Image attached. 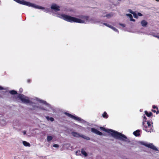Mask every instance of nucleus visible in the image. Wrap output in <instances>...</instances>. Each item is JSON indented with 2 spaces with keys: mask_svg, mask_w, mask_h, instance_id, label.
I'll list each match as a JSON object with an SVG mask.
<instances>
[{
  "mask_svg": "<svg viewBox=\"0 0 159 159\" xmlns=\"http://www.w3.org/2000/svg\"><path fill=\"white\" fill-rule=\"evenodd\" d=\"M148 148H150L154 150H156V151H157L158 149L156 148V147L154 146L152 143H148L147 145V147Z\"/></svg>",
  "mask_w": 159,
  "mask_h": 159,
  "instance_id": "8",
  "label": "nucleus"
},
{
  "mask_svg": "<svg viewBox=\"0 0 159 159\" xmlns=\"http://www.w3.org/2000/svg\"><path fill=\"white\" fill-rule=\"evenodd\" d=\"M152 107L153 108H157V111L156 112V114H158L159 113V111L158 110V108L157 107L153 105Z\"/></svg>",
  "mask_w": 159,
  "mask_h": 159,
  "instance_id": "25",
  "label": "nucleus"
},
{
  "mask_svg": "<svg viewBox=\"0 0 159 159\" xmlns=\"http://www.w3.org/2000/svg\"><path fill=\"white\" fill-rule=\"evenodd\" d=\"M52 9L54 10L55 11L60 10V7L57 5L53 4L52 5L51 7Z\"/></svg>",
  "mask_w": 159,
  "mask_h": 159,
  "instance_id": "7",
  "label": "nucleus"
},
{
  "mask_svg": "<svg viewBox=\"0 0 159 159\" xmlns=\"http://www.w3.org/2000/svg\"><path fill=\"white\" fill-rule=\"evenodd\" d=\"M102 117L104 118H107V116L106 112H104L102 115Z\"/></svg>",
  "mask_w": 159,
  "mask_h": 159,
  "instance_id": "23",
  "label": "nucleus"
},
{
  "mask_svg": "<svg viewBox=\"0 0 159 159\" xmlns=\"http://www.w3.org/2000/svg\"><path fill=\"white\" fill-rule=\"evenodd\" d=\"M143 118L145 120H146V117L145 116H143Z\"/></svg>",
  "mask_w": 159,
  "mask_h": 159,
  "instance_id": "35",
  "label": "nucleus"
},
{
  "mask_svg": "<svg viewBox=\"0 0 159 159\" xmlns=\"http://www.w3.org/2000/svg\"><path fill=\"white\" fill-rule=\"evenodd\" d=\"M33 108V109H35V107H34Z\"/></svg>",
  "mask_w": 159,
  "mask_h": 159,
  "instance_id": "37",
  "label": "nucleus"
},
{
  "mask_svg": "<svg viewBox=\"0 0 159 159\" xmlns=\"http://www.w3.org/2000/svg\"><path fill=\"white\" fill-rule=\"evenodd\" d=\"M22 143L25 147H30V144L27 141H22Z\"/></svg>",
  "mask_w": 159,
  "mask_h": 159,
  "instance_id": "11",
  "label": "nucleus"
},
{
  "mask_svg": "<svg viewBox=\"0 0 159 159\" xmlns=\"http://www.w3.org/2000/svg\"><path fill=\"white\" fill-rule=\"evenodd\" d=\"M53 138V137L52 136H47V140L48 142H49L51 141Z\"/></svg>",
  "mask_w": 159,
  "mask_h": 159,
  "instance_id": "15",
  "label": "nucleus"
},
{
  "mask_svg": "<svg viewBox=\"0 0 159 159\" xmlns=\"http://www.w3.org/2000/svg\"><path fill=\"white\" fill-rule=\"evenodd\" d=\"M9 93L11 94H15L17 93L16 92L15 90L11 91H10Z\"/></svg>",
  "mask_w": 159,
  "mask_h": 159,
  "instance_id": "22",
  "label": "nucleus"
},
{
  "mask_svg": "<svg viewBox=\"0 0 159 159\" xmlns=\"http://www.w3.org/2000/svg\"><path fill=\"white\" fill-rule=\"evenodd\" d=\"M112 16V15L111 14H108L106 15V17L108 18H109L111 17Z\"/></svg>",
  "mask_w": 159,
  "mask_h": 159,
  "instance_id": "27",
  "label": "nucleus"
},
{
  "mask_svg": "<svg viewBox=\"0 0 159 159\" xmlns=\"http://www.w3.org/2000/svg\"><path fill=\"white\" fill-rule=\"evenodd\" d=\"M18 98L24 103H28L30 102L29 98L22 94H20L18 96Z\"/></svg>",
  "mask_w": 159,
  "mask_h": 159,
  "instance_id": "5",
  "label": "nucleus"
},
{
  "mask_svg": "<svg viewBox=\"0 0 159 159\" xmlns=\"http://www.w3.org/2000/svg\"><path fill=\"white\" fill-rule=\"evenodd\" d=\"M91 131L92 132L94 133L97 135H102V133L101 132L98 131L97 129L94 128H92Z\"/></svg>",
  "mask_w": 159,
  "mask_h": 159,
  "instance_id": "9",
  "label": "nucleus"
},
{
  "mask_svg": "<svg viewBox=\"0 0 159 159\" xmlns=\"http://www.w3.org/2000/svg\"><path fill=\"white\" fill-rule=\"evenodd\" d=\"M137 15H138V16H142V14H141V13H137Z\"/></svg>",
  "mask_w": 159,
  "mask_h": 159,
  "instance_id": "28",
  "label": "nucleus"
},
{
  "mask_svg": "<svg viewBox=\"0 0 159 159\" xmlns=\"http://www.w3.org/2000/svg\"><path fill=\"white\" fill-rule=\"evenodd\" d=\"M100 128L101 130L107 132L116 139H120L128 143L130 142L129 140L126 136L120 133L111 129H106L102 127H100Z\"/></svg>",
  "mask_w": 159,
  "mask_h": 159,
  "instance_id": "2",
  "label": "nucleus"
},
{
  "mask_svg": "<svg viewBox=\"0 0 159 159\" xmlns=\"http://www.w3.org/2000/svg\"><path fill=\"white\" fill-rule=\"evenodd\" d=\"M80 137H81L83 138H84L86 140H89L90 139L89 137H88V136H84V135H80Z\"/></svg>",
  "mask_w": 159,
  "mask_h": 159,
  "instance_id": "16",
  "label": "nucleus"
},
{
  "mask_svg": "<svg viewBox=\"0 0 159 159\" xmlns=\"http://www.w3.org/2000/svg\"><path fill=\"white\" fill-rule=\"evenodd\" d=\"M3 89V88L2 87L0 86V90H2V89Z\"/></svg>",
  "mask_w": 159,
  "mask_h": 159,
  "instance_id": "32",
  "label": "nucleus"
},
{
  "mask_svg": "<svg viewBox=\"0 0 159 159\" xmlns=\"http://www.w3.org/2000/svg\"><path fill=\"white\" fill-rule=\"evenodd\" d=\"M133 134L136 136L139 135V131L138 130H136L135 131H134L133 132Z\"/></svg>",
  "mask_w": 159,
  "mask_h": 159,
  "instance_id": "18",
  "label": "nucleus"
},
{
  "mask_svg": "<svg viewBox=\"0 0 159 159\" xmlns=\"http://www.w3.org/2000/svg\"><path fill=\"white\" fill-rule=\"evenodd\" d=\"M71 134L73 136L75 137H79L80 136L79 134L75 132H73L71 133Z\"/></svg>",
  "mask_w": 159,
  "mask_h": 159,
  "instance_id": "12",
  "label": "nucleus"
},
{
  "mask_svg": "<svg viewBox=\"0 0 159 159\" xmlns=\"http://www.w3.org/2000/svg\"><path fill=\"white\" fill-rule=\"evenodd\" d=\"M139 143L140 144L147 147L148 143H146V142L144 141H140L139 142Z\"/></svg>",
  "mask_w": 159,
  "mask_h": 159,
  "instance_id": "20",
  "label": "nucleus"
},
{
  "mask_svg": "<svg viewBox=\"0 0 159 159\" xmlns=\"http://www.w3.org/2000/svg\"><path fill=\"white\" fill-rule=\"evenodd\" d=\"M104 24L107 26V27H109L110 28L112 29L115 32H117L118 33V30L117 29H116V28H115V27L110 25H107V24Z\"/></svg>",
  "mask_w": 159,
  "mask_h": 159,
  "instance_id": "10",
  "label": "nucleus"
},
{
  "mask_svg": "<svg viewBox=\"0 0 159 159\" xmlns=\"http://www.w3.org/2000/svg\"><path fill=\"white\" fill-rule=\"evenodd\" d=\"M143 129L146 132H150L152 128V126L150 123L148 121L143 122Z\"/></svg>",
  "mask_w": 159,
  "mask_h": 159,
  "instance_id": "4",
  "label": "nucleus"
},
{
  "mask_svg": "<svg viewBox=\"0 0 159 159\" xmlns=\"http://www.w3.org/2000/svg\"><path fill=\"white\" fill-rule=\"evenodd\" d=\"M23 134H26V131H24L23 132Z\"/></svg>",
  "mask_w": 159,
  "mask_h": 159,
  "instance_id": "33",
  "label": "nucleus"
},
{
  "mask_svg": "<svg viewBox=\"0 0 159 159\" xmlns=\"http://www.w3.org/2000/svg\"><path fill=\"white\" fill-rule=\"evenodd\" d=\"M152 111L154 112H156V111L155 110H152Z\"/></svg>",
  "mask_w": 159,
  "mask_h": 159,
  "instance_id": "34",
  "label": "nucleus"
},
{
  "mask_svg": "<svg viewBox=\"0 0 159 159\" xmlns=\"http://www.w3.org/2000/svg\"><path fill=\"white\" fill-rule=\"evenodd\" d=\"M122 27H124L125 26V25L124 24H119Z\"/></svg>",
  "mask_w": 159,
  "mask_h": 159,
  "instance_id": "29",
  "label": "nucleus"
},
{
  "mask_svg": "<svg viewBox=\"0 0 159 159\" xmlns=\"http://www.w3.org/2000/svg\"><path fill=\"white\" fill-rule=\"evenodd\" d=\"M53 146L54 148H58L59 145L57 144H54L53 145Z\"/></svg>",
  "mask_w": 159,
  "mask_h": 159,
  "instance_id": "26",
  "label": "nucleus"
},
{
  "mask_svg": "<svg viewBox=\"0 0 159 159\" xmlns=\"http://www.w3.org/2000/svg\"><path fill=\"white\" fill-rule=\"evenodd\" d=\"M141 24L143 26H146L147 24V23L145 20H143L141 22Z\"/></svg>",
  "mask_w": 159,
  "mask_h": 159,
  "instance_id": "14",
  "label": "nucleus"
},
{
  "mask_svg": "<svg viewBox=\"0 0 159 159\" xmlns=\"http://www.w3.org/2000/svg\"><path fill=\"white\" fill-rule=\"evenodd\" d=\"M157 1L159 2V0H156Z\"/></svg>",
  "mask_w": 159,
  "mask_h": 159,
  "instance_id": "36",
  "label": "nucleus"
},
{
  "mask_svg": "<svg viewBox=\"0 0 159 159\" xmlns=\"http://www.w3.org/2000/svg\"><path fill=\"white\" fill-rule=\"evenodd\" d=\"M132 14L133 15L134 17L135 18H137L138 17L137 14L135 12L132 13Z\"/></svg>",
  "mask_w": 159,
  "mask_h": 159,
  "instance_id": "24",
  "label": "nucleus"
},
{
  "mask_svg": "<svg viewBox=\"0 0 159 159\" xmlns=\"http://www.w3.org/2000/svg\"><path fill=\"white\" fill-rule=\"evenodd\" d=\"M35 99L37 101L39 102L40 103L43 104L42 105V107L41 108V109L44 110L46 111L49 110V109L50 108V106L48 104H47L46 103V102L43 100H42L38 98H36Z\"/></svg>",
  "mask_w": 159,
  "mask_h": 159,
  "instance_id": "3",
  "label": "nucleus"
},
{
  "mask_svg": "<svg viewBox=\"0 0 159 159\" xmlns=\"http://www.w3.org/2000/svg\"><path fill=\"white\" fill-rule=\"evenodd\" d=\"M46 118L48 120H50L51 121H53L54 120V119L52 117L49 118L48 116H47Z\"/></svg>",
  "mask_w": 159,
  "mask_h": 159,
  "instance_id": "21",
  "label": "nucleus"
},
{
  "mask_svg": "<svg viewBox=\"0 0 159 159\" xmlns=\"http://www.w3.org/2000/svg\"><path fill=\"white\" fill-rule=\"evenodd\" d=\"M145 113L148 116H151L152 114V113L151 112H150L149 113H148L147 111H145Z\"/></svg>",
  "mask_w": 159,
  "mask_h": 159,
  "instance_id": "19",
  "label": "nucleus"
},
{
  "mask_svg": "<svg viewBox=\"0 0 159 159\" xmlns=\"http://www.w3.org/2000/svg\"><path fill=\"white\" fill-rule=\"evenodd\" d=\"M154 36L156 37L157 38L159 39V36L157 35H154Z\"/></svg>",
  "mask_w": 159,
  "mask_h": 159,
  "instance_id": "30",
  "label": "nucleus"
},
{
  "mask_svg": "<svg viewBox=\"0 0 159 159\" xmlns=\"http://www.w3.org/2000/svg\"><path fill=\"white\" fill-rule=\"evenodd\" d=\"M82 154L84 155L85 157L87 156V154L86 152L83 149L81 151Z\"/></svg>",
  "mask_w": 159,
  "mask_h": 159,
  "instance_id": "17",
  "label": "nucleus"
},
{
  "mask_svg": "<svg viewBox=\"0 0 159 159\" xmlns=\"http://www.w3.org/2000/svg\"><path fill=\"white\" fill-rule=\"evenodd\" d=\"M129 12H130L131 13V14H132V13H133V12H134L133 11H132L131 10H129Z\"/></svg>",
  "mask_w": 159,
  "mask_h": 159,
  "instance_id": "31",
  "label": "nucleus"
},
{
  "mask_svg": "<svg viewBox=\"0 0 159 159\" xmlns=\"http://www.w3.org/2000/svg\"><path fill=\"white\" fill-rule=\"evenodd\" d=\"M65 114L70 117L71 118L73 119H74L76 120H77L78 121H81L82 120L81 119H80V118H79V117H77L76 116H75L73 115H71V114H69L68 113H65Z\"/></svg>",
  "mask_w": 159,
  "mask_h": 159,
  "instance_id": "6",
  "label": "nucleus"
},
{
  "mask_svg": "<svg viewBox=\"0 0 159 159\" xmlns=\"http://www.w3.org/2000/svg\"><path fill=\"white\" fill-rule=\"evenodd\" d=\"M53 15L62 19L66 21L71 23L75 22L85 24L89 21L91 23H93V20L92 19H89V18L87 16H81L79 18H77L60 13H55Z\"/></svg>",
  "mask_w": 159,
  "mask_h": 159,
  "instance_id": "1",
  "label": "nucleus"
},
{
  "mask_svg": "<svg viewBox=\"0 0 159 159\" xmlns=\"http://www.w3.org/2000/svg\"><path fill=\"white\" fill-rule=\"evenodd\" d=\"M126 15L128 16L130 18L131 21H135V20L133 19L132 15L130 14H126Z\"/></svg>",
  "mask_w": 159,
  "mask_h": 159,
  "instance_id": "13",
  "label": "nucleus"
}]
</instances>
